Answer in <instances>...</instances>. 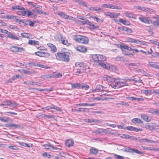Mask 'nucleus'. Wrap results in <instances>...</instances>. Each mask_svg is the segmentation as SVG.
I'll return each instance as SVG.
<instances>
[{"mask_svg": "<svg viewBox=\"0 0 159 159\" xmlns=\"http://www.w3.org/2000/svg\"><path fill=\"white\" fill-rule=\"evenodd\" d=\"M130 41L132 43H135L137 44H141L142 43V41H140L139 40L133 39H131Z\"/></svg>", "mask_w": 159, "mask_h": 159, "instance_id": "2f4dec72", "label": "nucleus"}, {"mask_svg": "<svg viewBox=\"0 0 159 159\" xmlns=\"http://www.w3.org/2000/svg\"><path fill=\"white\" fill-rule=\"evenodd\" d=\"M106 59V57L102 55L94 54L93 56V59L95 65L101 66L103 68L109 69L110 68V64L104 62Z\"/></svg>", "mask_w": 159, "mask_h": 159, "instance_id": "f257e3e1", "label": "nucleus"}, {"mask_svg": "<svg viewBox=\"0 0 159 159\" xmlns=\"http://www.w3.org/2000/svg\"><path fill=\"white\" fill-rule=\"evenodd\" d=\"M132 122L134 123H143V121L139 118H134L132 120Z\"/></svg>", "mask_w": 159, "mask_h": 159, "instance_id": "4be33fe9", "label": "nucleus"}, {"mask_svg": "<svg viewBox=\"0 0 159 159\" xmlns=\"http://www.w3.org/2000/svg\"><path fill=\"white\" fill-rule=\"evenodd\" d=\"M152 23L154 25L158 26L159 27V23L158 21H152Z\"/></svg>", "mask_w": 159, "mask_h": 159, "instance_id": "774afa93", "label": "nucleus"}, {"mask_svg": "<svg viewBox=\"0 0 159 159\" xmlns=\"http://www.w3.org/2000/svg\"><path fill=\"white\" fill-rule=\"evenodd\" d=\"M120 15V13L114 14L113 13V18H117L118 16H119Z\"/></svg>", "mask_w": 159, "mask_h": 159, "instance_id": "680f3d73", "label": "nucleus"}, {"mask_svg": "<svg viewBox=\"0 0 159 159\" xmlns=\"http://www.w3.org/2000/svg\"><path fill=\"white\" fill-rule=\"evenodd\" d=\"M123 151L124 152H129L131 153H136L137 154H143V152L141 151H139L137 149L131 148L130 147H128L123 150Z\"/></svg>", "mask_w": 159, "mask_h": 159, "instance_id": "423d86ee", "label": "nucleus"}, {"mask_svg": "<svg viewBox=\"0 0 159 159\" xmlns=\"http://www.w3.org/2000/svg\"><path fill=\"white\" fill-rule=\"evenodd\" d=\"M89 88V85L85 84H81L79 86V89L85 90H87Z\"/></svg>", "mask_w": 159, "mask_h": 159, "instance_id": "a211bd4d", "label": "nucleus"}, {"mask_svg": "<svg viewBox=\"0 0 159 159\" xmlns=\"http://www.w3.org/2000/svg\"><path fill=\"white\" fill-rule=\"evenodd\" d=\"M75 66L76 67L82 68V70H85L89 68V66L83 62H76Z\"/></svg>", "mask_w": 159, "mask_h": 159, "instance_id": "39448f33", "label": "nucleus"}, {"mask_svg": "<svg viewBox=\"0 0 159 159\" xmlns=\"http://www.w3.org/2000/svg\"><path fill=\"white\" fill-rule=\"evenodd\" d=\"M103 80L105 81H107L108 83H110L109 84L112 88H114L115 87L120 88L127 85V83L124 81H117L115 79L112 78L111 77L108 75L104 76L103 77Z\"/></svg>", "mask_w": 159, "mask_h": 159, "instance_id": "f03ea898", "label": "nucleus"}, {"mask_svg": "<svg viewBox=\"0 0 159 159\" xmlns=\"http://www.w3.org/2000/svg\"><path fill=\"white\" fill-rule=\"evenodd\" d=\"M104 90V87L100 85L97 86L95 89L92 90V91L94 92H98L99 91L102 92Z\"/></svg>", "mask_w": 159, "mask_h": 159, "instance_id": "2eb2a0df", "label": "nucleus"}, {"mask_svg": "<svg viewBox=\"0 0 159 159\" xmlns=\"http://www.w3.org/2000/svg\"><path fill=\"white\" fill-rule=\"evenodd\" d=\"M72 87V88H78L79 89V86H80V84L79 83H77L75 84H71Z\"/></svg>", "mask_w": 159, "mask_h": 159, "instance_id": "ea45409f", "label": "nucleus"}, {"mask_svg": "<svg viewBox=\"0 0 159 159\" xmlns=\"http://www.w3.org/2000/svg\"><path fill=\"white\" fill-rule=\"evenodd\" d=\"M98 150L97 149L93 148H91L90 149V152L94 154H96L98 153Z\"/></svg>", "mask_w": 159, "mask_h": 159, "instance_id": "f704fd0d", "label": "nucleus"}, {"mask_svg": "<svg viewBox=\"0 0 159 159\" xmlns=\"http://www.w3.org/2000/svg\"><path fill=\"white\" fill-rule=\"evenodd\" d=\"M52 105L51 106H49L44 107H43L42 109L45 110H48L50 109H52Z\"/></svg>", "mask_w": 159, "mask_h": 159, "instance_id": "a18cd8bd", "label": "nucleus"}, {"mask_svg": "<svg viewBox=\"0 0 159 159\" xmlns=\"http://www.w3.org/2000/svg\"><path fill=\"white\" fill-rule=\"evenodd\" d=\"M141 118L144 120L146 122H149L150 121V119H149L148 117V116L143 115L141 116Z\"/></svg>", "mask_w": 159, "mask_h": 159, "instance_id": "c85d7f7f", "label": "nucleus"}, {"mask_svg": "<svg viewBox=\"0 0 159 159\" xmlns=\"http://www.w3.org/2000/svg\"><path fill=\"white\" fill-rule=\"evenodd\" d=\"M18 104L17 103H16L15 102H11V104H10V106L13 107V108H16Z\"/></svg>", "mask_w": 159, "mask_h": 159, "instance_id": "49530a36", "label": "nucleus"}, {"mask_svg": "<svg viewBox=\"0 0 159 159\" xmlns=\"http://www.w3.org/2000/svg\"><path fill=\"white\" fill-rule=\"evenodd\" d=\"M143 150L152 151V148L151 147H143Z\"/></svg>", "mask_w": 159, "mask_h": 159, "instance_id": "6e6d98bb", "label": "nucleus"}, {"mask_svg": "<svg viewBox=\"0 0 159 159\" xmlns=\"http://www.w3.org/2000/svg\"><path fill=\"white\" fill-rule=\"evenodd\" d=\"M9 148L11 149H12V150H16L17 149H18V148H17V147L15 146H9Z\"/></svg>", "mask_w": 159, "mask_h": 159, "instance_id": "69168bd1", "label": "nucleus"}, {"mask_svg": "<svg viewBox=\"0 0 159 159\" xmlns=\"http://www.w3.org/2000/svg\"><path fill=\"white\" fill-rule=\"evenodd\" d=\"M89 10L91 11H98L101 10V8L97 7H91L89 8Z\"/></svg>", "mask_w": 159, "mask_h": 159, "instance_id": "4c0bfd02", "label": "nucleus"}, {"mask_svg": "<svg viewBox=\"0 0 159 159\" xmlns=\"http://www.w3.org/2000/svg\"><path fill=\"white\" fill-rule=\"evenodd\" d=\"M10 50L13 52H20L24 51V49L21 47L12 46L10 48Z\"/></svg>", "mask_w": 159, "mask_h": 159, "instance_id": "1a4fd4ad", "label": "nucleus"}, {"mask_svg": "<svg viewBox=\"0 0 159 159\" xmlns=\"http://www.w3.org/2000/svg\"><path fill=\"white\" fill-rule=\"evenodd\" d=\"M16 79V78L15 75H14L12 76L11 79H10L7 81V83H12L13 81L15 80Z\"/></svg>", "mask_w": 159, "mask_h": 159, "instance_id": "de8ad7c7", "label": "nucleus"}, {"mask_svg": "<svg viewBox=\"0 0 159 159\" xmlns=\"http://www.w3.org/2000/svg\"><path fill=\"white\" fill-rule=\"evenodd\" d=\"M88 25L90 26V28L93 29H98L99 28V26H97L95 25L93 23L90 22L89 20V23L88 24Z\"/></svg>", "mask_w": 159, "mask_h": 159, "instance_id": "5701e85b", "label": "nucleus"}, {"mask_svg": "<svg viewBox=\"0 0 159 159\" xmlns=\"http://www.w3.org/2000/svg\"><path fill=\"white\" fill-rule=\"evenodd\" d=\"M52 109H55L58 111H61V108L54 105H52Z\"/></svg>", "mask_w": 159, "mask_h": 159, "instance_id": "603ef678", "label": "nucleus"}, {"mask_svg": "<svg viewBox=\"0 0 159 159\" xmlns=\"http://www.w3.org/2000/svg\"><path fill=\"white\" fill-rule=\"evenodd\" d=\"M86 108H80L78 109H76L75 110L77 111H78L79 112H85L86 111ZM87 110V109H86Z\"/></svg>", "mask_w": 159, "mask_h": 159, "instance_id": "3c124183", "label": "nucleus"}, {"mask_svg": "<svg viewBox=\"0 0 159 159\" xmlns=\"http://www.w3.org/2000/svg\"><path fill=\"white\" fill-rule=\"evenodd\" d=\"M28 43L30 45H39V41L35 40H29Z\"/></svg>", "mask_w": 159, "mask_h": 159, "instance_id": "b1692460", "label": "nucleus"}, {"mask_svg": "<svg viewBox=\"0 0 159 159\" xmlns=\"http://www.w3.org/2000/svg\"><path fill=\"white\" fill-rule=\"evenodd\" d=\"M33 15H34V13L32 12L31 11H30L28 10H26V16L29 17V16H30Z\"/></svg>", "mask_w": 159, "mask_h": 159, "instance_id": "37998d69", "label": "nucleus"}, {"mask_svg": "<svg viewBox=\"0 0 159 159\" xmlns=\"http://www.w3.org/2000/svg\"><path fill=\"white\" fill-rule=\"evenodd\" d=\"M35 54L36 55L41 57H48L50 54L48 52H37L35 53Z\"/></svg>", "mask_w": 159, "mask_h": 159, "instance_id": "9d476101", "label": "nucleus"}, {"mask_svg": "<svg viewBox=\"0 0 159 159\" xmlns=\"http://www.w3.org/2000/svg\"><path fill=\"white\" fill-rule=\"evenodd\" d=\"M75 49L76 50L82 53H85L87 51V48L83 45L77 46L75 47Z\"/></svg>", "mask_w": 159, "mask_h": 159, "instance_id": "9b49d317", "label": "nucleus"}, {"mask_svg": "<svg viewBox=\"0 0 159 159\" xmlns=\"http://www.w3.org/2000/svg\"><path fill=\"white\" fill-rule=\"evenodd\" d=\"M77 3L80 5H83L84 6H87V4L84 1L82 0L76 1Z\"/></svg>", "mask_w": 159, "mask_h": 159, "instance_id": "7c9ffc66", "label": "nucleus"}, {"mask_svg": "<svg viewBox=\"0 0 159 159\" xmlns=\"http://www.w3.org/2000/svg\"><path fill=\"white\" fill-rule=\"evenodd\" d=\"M125 136V137L127 139H129L132 140H137L138 139L137 138H136L134 136H132L129 135H124Z\"/></svg>", "mask_w": 159, "mask_h": 159, "instance_id": "cd10ccee", "label": "nucleus"}, {"mask_svg": "<svg viewBox=\"0 0 159 159\" xmlns=\"http://www.w3.org/2000/svg\"><path fill=\"white\" fill-rule=\"evenodd\" d=\"M70 53L68 52H57L56 54V58L59 61L67 62L69 61V55Z\"/></svg>", "mask_w": 159, "mask_h": 159, "instance_id": "7ed1b4c3", "label": "nucleus"}, {"mask_svg": "<svg viewBox=\"0 0 159 159\" xmlns=\"http://www.w3.org/2000/svg\"><path fill=\"white\" fill-rule=\"evenodd\" d=\"M115 59L116 60L118 61H122L124 60L123 57H116Z\"/></svg>", "mask_w": 159, "mask_h": 159, "instance_id": "4d7b16f0", "label": "nucleus"}, {"mask_svg": "<svg viewBox=\"0 0 159 159\" xmlns=\"http://www.w3.org/2000/svg\"><path fill=\"white\" fill-rule=\"evenodd\" d=\"M145 93L146 94H151V91L149 90H146L144 91Z\"/></svg>", "mask_w": 159, "mask_h": 159, "instance_id": "e2e57ef3", "label": "nucleus"}, {"mask_svg": "<svg viewBox=\"0 0 159 159\" xmlns=\"http://www.w3.org/2000/svg\"><path fill=\"white\" fill-rule=\"evenodd\" d=\"M58 38L59 39V41L60 40L61 42L64 40L63 35L61 34H58Z\"/></svg>", "mask_w": 159, "mask_h": 159, "instance_id": "79ce46f5", "label": "nucleus"}, {"mask_svg": "<svg viewBox=\"0 0 159 159\" xmlns=\"http://www.w3.org/2000/svg\"><path fill=\"white\" fill-rule=\"evenodd\" d=\"M110 4L107 3L106 4H103L101 5V7H103L110 8Z\"/></svg>", "mask_w": 159, "mask_h": 159, "instance_id": "8fccbe9b", "label": "nucleus"}, {"mask_svg": "<svg viewBox=\"0 0 159 159\" xmlns=\"http://www.w3.org/2000/svg\"><path fill=\"white\" fill-rule=\"evenodd\" d=\"M37 66L40 67L42 68H43L45 69H48L50 68V67L49 66H44L43 65H41L40 64H37Z\"/></svg>", "mask_w": 159, "mask_h": 159, "instance_id": "c03bdc74", "label": "nucleus"}, {"mask_svg": "<svg viewBox=\"0 0 159 159\" xmlns=\"http://www.w3.org/2000/svg\"><path fill=\"white\" fill-rule=\"evenodd\" d=\"M21 35L24 38H25L28 39H30V37L29 36V34L27 33H21Z\"/></svg>", "mask_w": 159, "mask_h": 159, "instance_id": "58836bf2", "label": "nucleus"}, {"mask_svg": "<svg viewBox=\"0 0 159 159\" xmlns=\"http://www.w3.org/2000/svg\"><path fill=\"white\" fill-rule=\"evenodd\" d=\"M112 9H121L122 8H118V7L116 6L115 5L113 4H111L110 5V8Z\"/></svg>", "mask_w": 159, "mask_h": 159, "instance_id": "e433bc0d", "label": "nucleus"}, {"mask_svg": "<svg viewBox=\"0 0 159 159\" xmlns=\"http://www.w3.org/2000/svg\"><path fill=\"white\" fill-rule=\"evenodd\" d=\"M143 129L141 128H138L136 127H134V131L136 132H138L139 131H142Z\"/></svg>", "mask_w": 159, "mask_h": 159, "instance_id": "052dcab7", "label": "nucleus"}, {"mask_svg": "<svg viewBox=\"0 0 159 159\" xmlns=\"http://www.w3.org/2000/svg\"><path fill=\"white\" fill-rule=\"evenodd\" d=\"M115 157L117 159H124V157H123L120 155H115Z\"/></svg>", "mask_w": 159, "mask_h": 159, "instance_id": "338daca9", "label": "nucleus"}, {"mask_svg": "<svg viewBox=\"0 0 159 159\" xmlns=\"http://www.w3.org/2000/svg\"><path fill=\"white\" fill-rule=\"evenodd\" d=\"M37 64L35 62H29L28 63V65L29 66H37Z\"/></svg>", "mask_w": 159, "mask_h": 159, "instance_id": "09e8293b", "label": "nucleus"}, {"mask_svg": "<svg viewBox=\"0 0 159 159\" xmlns=\"http://www.w3.org/2000/svg\"><path fill=\"white\" fill-rule=\"evenodd\" d=\"M119 21L121 23H122L125 25H130V23L128 21L123 20L122 19H120L119 20Z\"/></svg>", "mask_w": 159, "mask_h": 159, "instance_id": "412c9836", "label": "nucleus"}, {"mask_svg": "<svg viewBox=\"0 0 159 159\" xmlns=\"http://www.w3.org/2000/svg\"><path fill=\"white\" fill-rule=\"evenodd\" d=\"M58 15L61 17L64 18L65 19H67V18L69 17V16H68L66 14L64 13L63 12H61L58 13Z\"/></svg>", "mask_w": 159, "mask_h": 159, "instance_id": "c756f323", "label": "nucleus"}, {"mask_svg": "<svg viewBox=\"0 0 159 159\" xmlns=\"http://www.w3.org/2000/svg\"><path fill=\"white\" fill-rule=\"evenodd\" d=\"M12 10H15L16 9L20 10H23L24 9V8L20 6H14L12 7Z\"/></svg>", "mask_w": 159, "mask_h": 159, "instance_id": "a878e982", "label": "nucleus"}, {"mask_svg": "<svg viewBox=\"0 0 159 159\" xmlns=\"http://www.w3.org/2000/svg\"><path fill=\"white\" fill-rule=\"evenodd\" d=\"M134 127L132 126H128L126 127V129L130 131H134Z\"/></svg>", "mask_w": 159, "mask_h": 159, "instance_id": "bf43d9fd", "label": "nucleus"}, {"mask_svg": "<svg viewBox=\"0 0 159 159\" xmlns=\"http://www.w3.org/2000/svg\"><path fill=\"white\" fill-rule=\"evenodd\" d=\"M74 142L73 140L69 139L66 141L65 145L66 147H70L73 145Z\"/></svg>", "mask_w": 159, "mask_h": 159, "instance_id": "dca6fc26", "label": "nucleus"}, {"mask_svg": "<svg viewBox=\"0 0 159 159\" xmlns=\"http://www.w3.org/2000/svg\"><path fill=\"white\" fill-rule=\"evenodd\" d=\"M125 15L127 17L129 18H135L134 15L130 13L126 12L125 13Z\"/></svg>", "mask_w": 159, "mask_h": 159, "instance_id": "473e14b6", "label": "nucleus"}, {"mask_svg": "<svg viewBox=\"0 0 159 159\" xmlns=\"http://www.w3.org/2000/svg\"><path fill=\"white\" fill-rule=\"evenodd\" d=\"M7 127L11 128L12 129L20 128L22 127V126L20 124H16L14 123H9L7 124Z\"/></svg>", "mask_w": 159, "mask_h": 159, "instance_id": "f8f14e48", "label": "nucleus"}, {"mask_svg": "<svg viewBox=\"0 0 159 159\" xmlns=\"http://www.w3.org/2000/svg\"><path fill=\"white\" fill-rule=\"evenodd\" d=\"M92 17L94 19V20H96V21L98 23H101L102 22V20L99 18H98L96 16H93Z\"/></svg>", "mask_w": 159, "mask_h": 159, "instance_id": "a19ab883", "label": "nucleus"}, {"mask_svg": "<svg viewBox=\"0 0 159 159\" xmlns=\"http://www.w3.org/2000/svg\"><path fill=\"white\" fill-rule=\"evenodd\" d=\"M87 122L89 123L94 122L99 123L101 121L97 119H89L87 120Z\"/></svg>", "mask_w": 159, "mask_h": 159, "instance_id": "bb28decb", "label": "nucleus"}, {"mask_svg": "<svg viewBox=\"0 0 159 159\" xmlns=\"http://www.w3.org/2000/svg\"><path fill=\"white\" fill-rule=\"evenodd\" d=\"M29 25L32 27H33L34 25V23L31 20H28Z\"/></svg>", "mask_w": 159, "mask_h": 159, "instance_id": "0e129e2a", "label": "nucleus"}, {"mask_svg": "<svg viewBox=\"0 0 159 159\" xmlns=\"http://www.w3.org/2000/svg\"><path fill=\"white\" fill-rule=\"evenodd\" d=\"M74 39L76 42L84 44H87L89 42V39L87 37L81 35L75 36Z\"/></svg>", "mask_w": 159, "mask_h": 159, "instance_id": "20e7f679", "label": "nucleus"}, {"mask_svg": "<svg viewBox=\"0 0 159 159\" xmlns=\"http://www.w3.org/2000/svg\"><path fill=\"white\" fill-rule=\"evenodd\" d=\"M120 48L121 49L123 53L125 55H129V52H127L125 50L126 49L129 51L133 50V49L131 47H128L127 46L125 45L124 44H121L120 45Z\"/></svg>", "mask_w": 159, "mask_h": 159, "instance_id": "6e6552de", "label": "nucleus"}, {"mask_svg": "<svg viewBox=\"0 0 159 159\" xmlns=\"http://www.w3.org/2000/svg\"><path fill=\"white\" fill-rule=\"evenodd\" d=\"M139 19L142 22L145 24H149L152 22V21L148 17L141 16Z\"/></svg>", "mask_w": 159, "mask_h": 159, "instance_id": "0eeeda50", "label": "nucleus"}, {"mask_svg": "<svg viewBox=\"0 0 159 159\" xmlns=\"http://www.w3.org/2000/svg\"><path fill=\"white\" fill-rule=\"evenodd\" d=\"M47 45L50 48L51 51L53 52H55L57 51V49L56 46L53 44L49 43H48Z\"/></svg>", "mask_w": 159, "mask_h": 159, "instance_id": "4468645a", "label": "nucleus"}, {"mask_svg": "<svg viewBox=\"0 0 159 159\" xmlns=\"http://www.w3.org/2000/svg\"><path fill=\"white\" fill-rule=\"evenodd\" d=\"M113 13H111L110 12L107 11L105 13L104 15L110 17L111 18H113Z\"/></svg>", "mask_w": 159, "mask_h": 159, "instance_id": "c9c22d12", "label": "nucleus"}, {"mask_svg": "<svg viewBox=\"0 0 159 159\" xmlns=\"http://www.w3.org/2000/svg\"><path fill=\"white\" fill-rule=\"evenodd\" d=\"M8 37L10 38H11L13 39H16L17 40H19L20 39V38L17 37L15 35H13L12 33L10 32L9 33H8Z\"/></svg>", "mask_w": 159, "mask_h": 159, "instance_id": "aec40b11", "label": "nucleus"}, {"mask_svg": "<svg viewBox=\"0 0 159 159\" xmlns=\"http://www.w3.org/2000/svg\"><path fill=\"white\" fill-rule=\"evenodd\" d=\"M4 18L9 20L12 19L16 20V22H18L19 19V17L12 15H6L4 16Z\"/></svg>", "mask_w": 159, "mask_h": 159, "instance_id": "ddd939ff", "label": "nucleus"}, {"mask_svg": "<svg viewBox=\"0 0 159 159\" xmlns=\"http://www.w3.org/2000/svg\"><path fill=\"white\" fill-rule=\"evenodd\" d=\"M79 106H94L96 105V103H93L92 104L88 103H81L79 104Z\"/></svg>", "mask_w": 159, "mask_h": 159, "instance_id": "6ab92c4d", "label": "nucleus"}, {"mask_svg": "<svg viewBox=\"0 0 159 159\" xmlns=\"http://www.w3.org/2000/svg\"><path fill=\"white\" fill-rule=\"evenodd\" d=\"M148 63L151 67L156 68L158 65L157 63L153 62H148Z\"/></svg>", "mask_w": 159, "mask_h": 159, "instance_id": "393cba45", "label": "nucleus"}, {"mask_svg": "<svg viewBox=\"0 0 159 159\" xmlns=\"http://www.w3.org/2000/svg\"><path fill=\"white\" fill-rule=\"evenodd\" d=\"M11 101L10 100H6L4 102L5 105H10L11 104Z\"/></svg>", "mask_w": 159, "mask_h": 159, "instance_id": "5fc2aeb1", "label": "nucleus"}, {"mask_svg": "<svg viewBox=\"0 0 159 159\" xmlns=\"http://www.w3.org/2000/svg\"><path fill=\"white\" fill-rule=\"evenodd\" d=\"M20 145L23 146H24V147H28V148H29V147H30L29 144H27L25 143H23V142L20 143Z\"/></svg>", "mask_w": 159, "mask_h": 159, "instance_id": "864d4df0", "label": "nucleus"}, {"mask_svg": "<svg viewBox=\"0 0 159 159\" xmlns=\"http://www.w3.org/2000/svg\"><path fill=\"white\" fill-rule=\"evenodd\" d=\"M145 128L150 130L154 129V124L153 123H147L145 125Z\"/></svg>", "mask_w": 159, "mask_h": 159, "instance_id": "f3484780", "label": "nucleus"}, {"mask_svg": "<svg viewBox=\"0 0 159 159\" xmlns=\"http://www.w3.org/2000/svg\"><path fill=\"white\" fill-rule=\"evenodd\" d=\"M127 33L129 34L131 33L132 32V30L128 28L125 27L124 30Z\"/></svg>", "mask_w": 159, "mask_h": 159, "instance_id": "72a5a7b5", "label": "nucleus"}, {"mask_svg": "<svg viewBox=\"0 0 159 159\" xmlns=\"http://www.w3.org/2000/svg\"><path fill=\"white\" fill-rule=\"evenodd\" d=\"M0 120L3 122H6L7 121V119L5 117H0Z\"/></svg>", "mask_w": 159, "mask_h": 159, "instance_id": "13d9d810", "label": "nucleus"}]
</instances>
